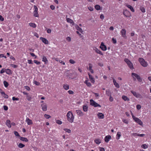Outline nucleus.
I'll list each match as a JSON object with an SVG mask.
<instances>
[{
  "label": "nucleus",
  "mask_w": 151,
  "mask_h": 151,
  "mask_svg": "<svg viewBox=\"0 0 151 151\" xmlns=\"http://www.w3.org/2000/svg\"><path fill=\"white\" fill-rule=\"evenodd\" d=\"M66 116L68 121L72 123L73 122L74 118L71 111H70L68 112Z\"/></svg>",
  "instance_id": "obj_1"
},
{
  "label": "nucleus",
  "mask_w": 151,
  "mask_h": 151,
  "mask_svg": "<svg viewBox=\"0 0 151 151\" xmlns=\"http://www.w3.org/2000/svg\"><path fill=\"white\" fill-rule=\"evenodd\" d=\"M132 76L134 78V80H136V78L139 82H141L142 81L139 76L135 73H132Z\"/></svg>",
  "instance_id": "obj_2"
},
{
  "label": "nucleus",
  "mask_w": 151,
  "mask_h": 151,
  "mask_svg": "<svg viewBox=\"0 0 151 151\" xmlns=\"http://www.w3.org/2000/svg\"><path fill=\"white\" fill-rule=\"evenodd\" d=\"M141 65L144 67H146L148 65L147 63L142 58H139L138 59Z\"/></svg>",
  "instance_id": "obj_3"
},
{
  "label": "nucleus",
  "mask_w": 151,
  "mask_h": 151,
  "mask_svg": "<svg viewBox=\"0 0 151 151\" xmlns=\"http://www.w3.org/2000/svg\"><path fill=\"white\" fill-rule=\"evenodd\" d=\"M124 61L127 63L129 68L131 69H133V66L132 64L128 59L125 58L124 59Z\"/></svg>",
  "instance_id": "obj_4"
},
{
  "label": "nucleus",
  "mask_w": 151,
  "mask_h": 151,
  "mask_svg": "<svg viewBox=\"0 0 151 151\" xmlns=\"http://www.w3.org/2000/svg\"><path fill=\"white\" fill-rule=\"evenodd\" d=\"M90 105L91 106H93L95 107H101V106L96 103L93 99H91L90 100Z\"/></svg>",
  "instance_id": "obj_5"
},
{
  "label": "nucleus",
  "mask_w": 151,
  "mask_h": 151,
  "mask_svg": "<svg viewBox=\"0 0 151 151\" xmlns=\"http://www.w3.org/2000/svg\"><path fill=\"white\" fill-rule=\"evenodd\" d=\"M131 92L133 94V95L136 98H142V96L138 93H137L133 91H131Z\"/></svg>",
  "instance_id": "obj_6"
},
{
  "label": "nucleus",
  "mask_w": 151,
  "mask_h": 151,
  "mask_svg": "<svg viewBox=\"0 0 151 151\" xmlns=\"http://www.w3.org/2000/svg\"><path fill=\"white\" fill-rule=\"evenodd\" d=\"M124 15L127 17H129L131 16L130 12L126 10L123 12Z\"/></svg>",
  "instance_id": "obj_7"
},
{
  "label": "nucleus",
  "mask_w": 151,
  "mask_h": 151,
  "mask_svg": "<svg viewBox=\"0 0 151 151\" xmlns=\"http://www.w3.org/2000/svg\"><path fill=\"white\" fill-rule=\"evenodd\" d=\"M35 10L33 12L34 16L36 17H37L39 16V15L38 13V9L36 6H34Z\"/></svg>",
  "instance_id": "obj_8"
},
{
  "label": "nucleus",
  "mask_w": 151,
  "mask_h": 151,
  "mask_svg": "<svg viewBox=\"0 0 151 151\" xmlns=\"http://www.w3.org/2000/svg\"><path fill=\"white\" fill-rule=\"evenodd\" d=\"M133 120L135 121V122L139 124L141 126L142 125V122L138 118L136 117L135 118H134V119Z\"/></svg>",
  "instance_id": "obj_9"
},
{
  "label": "nucleus",
  "mask_w": 151,
  "mask_h": 151,
  "mask_svg": "<svg viewBox=\"0 0 151 151\" xmlns=\"http://www.w3.org/2000/svg\"><path fill=\"white\" fill-rule=\"evenodd\" d=\"M100 47L103 51H106L107 49V48L106 45H105L103 42H102L101 43Z\"/></svg>",
  "instance_id": "obj_10"
},
{
  "label": "nucleus",
  "mask_w": 151,
  "mask_h": 151,
  "mask_svg": "<svg viewBox=\"0 0 151 151\" xmlns=\"http://www.w3.org/2000/svg\"><path fill=\"white\" fill-rule=\"evenodd\" d=\"M40 39L42 40V42L45 44H48L49 43L48 40L45 38L42 37H40Z\"/></svg>",
  "instance_id": "obj_11"
},
{
  "label": "nucleus",
  "mask_w": 151,
  "mask_h": 151,
  "mask_svg": "<svg viewBox=\"0 0 151 151\" xmlns=\"http://www.w3.org/2000/svg\"><path fill=\"white\" fill-rule=\"evenodd\" d=\"M41 106L43 111H45L47 110V105L45 103H44L41 104Z\"/></svg>",
  "instance_id": "obj_12"
},
{
  "label": "nucleus",
  "mask_w": 151,
  "mask_h": 151,
  "mask_svg": "<svg viewBox=\"0 0 151 151\" xmlns=\"http://www.w3.org/2000/svg\"><path fill=\"white\" fill-rule=\"evenodd\" d=\"M0 93H1L2 96L4 98L7 99L8 98V95L6 94L4 91H2L1 89Z\"/></svg>",
  "instance_id": "obj_13"
},
{
  "label": "nucleus",
  "mask_w": 151,
  "mask_h": 151,
  "mask_svg": "<svg viewBox=\"0 0 151 151\" xmlns=\"http://www.w3.org/2000/svg\"><path fill=\"white\" fill-rule=\"evenodd\" d=\"M111 136L109 135H107L105 137L104 140L107 143L109 142L110 140L111 139Z\"/></svg>",
  "instance_id": "obj_14"
},
{
  "label": "nucleus",
  "mask_w": 151,
  "mask_h": 151,
  "mask_svg": "<svg viewBox=\"0 0 151 151\" xmlns=\"http://www.w3.org/2000/svg\"><path fill=\"white\" fill-rule=\"evenodd\" d=\"M112 80L113 83L115 86L117 88H119L120 87L119 84L116 82V81L114 78H112Z\"/></svg>",
  "instance_id": "obj_15"
},
{
  "label": "nucleus",
  "mask_w": 151,
  "mask_h": 151,
  "mask_svg": "<svg viewBox=\"0 0 151 151\" xmlns=\"http://www.w3.org/2000/svg\"><path fill=\"white\" fill-rule=\"evenodd\" d=\"M25 122L27 123L28 125L32 124V122L31 120L29 119L28 118H27L25 120Z\"/></svg>",
  "instance_id": "obj_16"
},
{
  "label": "nucleus",
  "mask_w": 151,
  "mask_h": 151,
  "mask_svg": "<svg viewBox=\"0 0 151 151\" xmlns=\"http://www.w3.org/2000/svg\"><path fill=\"white\" fill-rule=\"evenodd\" d=\"M121 34L122 36L124 38H126V31L125 29H123L121 31Z\"/></svg>",
  "instance_id": "obj_17"
},
{
  "label": "nucleus",
  "mask_w": 151,
  "mask_h": 151,
  "mask_svg": "<svg viewBox=\"0 0 151 151\" xmlns=\"http://www.w3.org/2000/svg\"><path fill=\"white\" fill-rule=\"evenodd\" d=\"M76 112L77 114L80 116H82L83 115V112L80 110H76Z\"/></svg>",
  "instance_id": "obj_18"
},
{
  "label": "nucleus",
  "mask_w": 151,
  "mask_h": 151,
  "mask_svg": "<svg viewBox=\"0 0 151 151\" xmlns=\"http://www.w3.org/2000/svg\"><path fill=\"white\" fill-rule=\"evenodd\" d=\"M88 75L89 76L90 81H91L92 83H94L95 82L94 78H93L92 76L89 73H88Z\"/></svg>",
  "instance_id": "obj_19"
},
{
  "label": "nucleus",
  "mask_w": 151,
  "mask_h": 151,
  "mask_svg": "<svg viewBox=\"0 0 151 151\" xmlns=\"http://www.w3.org/2000/svg\"><path fill=\"white\" fill-rule=\"evenodd\" d=\"M97 116L100 119H103L104 118V115L101 113H98Z\"/></svg>",
  "instance_id": "obj_20"
},
{
  "label": "nucleus",
  "mask_w": 151,
  "mask_h": 151,
  "mask_svg": "<svg viewBox=\"0 0 151 151\" xmlns=\"http://www.w3.org/2000/svg\"><path fill=\"white\" fill-rule=\"evenodd\" d=\"M89 65V70L90 71L91 73H93L94 71L92 69V65L91 63H89L88 64Z\"/></svg>",
  "instance_id": "obj_21"
},
{
  "label": "nucleus",
  "mask_w": 151,
  "mask_h": 151,
  "mask_svg": "<svg viewBox=\"0 0 151 151\" xmlns=\"http://www.w3.org/2000/svg\"><path fill=\"white\" fill-rule=\"evenodd\" d=\"M10 121L9 120H6V124L7 127L9 128H11V127Z\"/></svg>",
  "instance_id": "obj_22"
},
{
  "label": "nucleus",
  "mask_w": 151,
  "mask_h": 151,
  "mask_svg": "<svg viewBox=\"0 0 151 151\" xmlns=\"http://www.w3.org/2000/svg\"><path fill=\"white\" fill-rule=\"evenodd\" d=\"M94 50L95 51L97 52V53L101 55H103V54L102 52L99 50L98 48H95L94 49Z\"/></svg>",
  "instance_id": "obj_23"
},
{
  "label": "nucleus",
  "mask_w": 151,
  "mask_h": 151,
  "mask_svg": "<svg viewBox=\"0 0 151 151\" xmlns=\"http://www.w3.org/2000/svg\"><path fill=\"white\" fill-rule=\"evenodd\" d=\"M63 88L66 90H67L69 89V86L67 84H64L63 85Z\"/></svg>",
  "instance_id": "obj_24"
},
{
  "label": "nucleus",
  "mask_w": 151,
  "mask_h": 151,
  "mask_svg": "<svg viewBox=\"0 0 151 151\" xmlns=\"http://www.w3.org/2000/svg\"><path fill=\"white\" fill-rule=\"evenodd\" d=\"M84 83L88 87H90L91 85L90 82H89L88 80H86L84 81Z\"/></svg>",
  "instance_id": "obj_25"
},
{
  "label": "nucleus",
  "mask_w": 151,
  "mask_h": 151,
  "mask_svg": "<svg viewBox=\"0 0 151 151\" xmlns=\"http://www.w3.org/2000/svg\"><path fill=\"white\" fill-rule=\"evenodd\" d=\"M126 6L129 8L131 11H132L133 12H134V9L133 8L132 6L129 5H126Z\"/></svg>",
  "instance_id": "obj_26"
},
{
  "label": "nucleus",
  "mask_w": 151,
  "mask_h": 151,
  "mask_svg": "<svg viewBox=\"0 0 151 151\" xmlns=\"http://www.w3.org/2000/svg\"><path fill=\"white\" fill-rule=\"evenodd\" d=\"M5 72L8 75H11L12 74V71L9 69H5Z\"/></svg>",
  "instance_id": "obj_27"
},
{
  "label": "nucleus",
  "mask_w": 151,
  "mask_h": 151,
  "mask_svg": "<svg viewBox=\"0 0 151 151\" xmlns=\"http://www.w3.org/2000/svg\"><path fill=\"white\" fill-rule=\"evenodd\" d=\"M66 20L67 22L73 24L74 23L73 20L69 18H66Z\"/></svg>",
  "instance_id": "obj_28"
},
{
  "label": "nucleus",
  "mask_w": 151,
  "mask_h": 151,
  "mask_svg": "<svg viewBox=\"0 0 151 151\" xmlns=\"http://www.w3.org/2000/svg\"><path fill=\"white\" fill-rule=\"evenodd\" d=\"M42 61L44 62L45 64H47L48 63V60H47L46 57L45 56H43Z\"/></svg>",
  "instance_id": "obj_29"
},
{
  "label": "nucleus",
  "mask_w": 151,
  "mask_h": 151,
  "mask_svg": "<svg viewBox=\"0 0 151 151\" xmlns=\"http://www.w3.org/2000/svg\"><path fill=\"white\" fill-rule=\"evenodd\" d=\"M20 139L23 141H25V142H27L28 141V140L27 138L25 137H20Z\"/></svg>",
  "instance_id": "obj_30"
},
{
  "label": "nucleus",
  "mask_w": 151,
  "mask_h": 151,
  "mask_svg": "<svg viewBox=\"0 0 151 151\" xmlns=\"http://www.w3.org/2000/svg\"><path fill=\"white\" fill-rule=\"evenodd\" d=\"M120 132H118L117 133L116 135V139L118 140L119 139L120 136H121Z\"/></svg>",
  "instance_id": "obj_31"
},
{
  "label": "nucleus",
  "mask_w": 151,
  "mask_h": 151,
  "mask_svg": "<svg viewBox=\"0 0 151 151\" xmlns=\"http://www.w3.org/2000/svg\"><path fill=\"white\" fill-rule=\"evenodd\" d=\"M94 142L96 144H99L101 142V140L99 139H96L94 140Z\"/></svg>",
  "instance_id": "obj_32"
},
{
  "label": "nucleus",
  "mask_w": 151,
  "mask_h": 151,
  "mask_svg": "<svg viewBox=\"0 0 151 151\" xmlns=\"http://www.w3.org/2000/svg\"><path fill=\"white\" fill-rule=\"evenodd\" d=\"M122 98L125 101H129V99L127 96H123L122 97Z\"/></svg>",
  "instance_id": "obj_33"
},
{
  "label": "nucleus",
  "mask_w": 151,
  "mask_h": 151,
  "mask_svg": "<svg viewBox=\"0 0 151 151\" xmlns=\"http://www.w3.org/2000/svg\"><path fill=\"white\" fill-rule=\"evenodd\" d=\"M106 94L108 96H111V93L109 90H106Z\"/></svg>",
  "instance_id": "obj_34"
},
{
  "label": "nucleus",
  "mask_w": 151,
  "mask_h": 151,
  "mask_svg": "<svg viewBox=\"0 0 151 151\" xmlns=\"http://www.w3.org/2000/svg\"><path fill=\"white\" fill-rule=\"evenodd\" d=\"M29 25L30 26L33 28H35L36 26V24L34 23H29Z\"/></svg>",
  "instance_id": "obj_35"
},
{
  "label": "nucleus",
  "mask_w": 151,
  "mask_h": 151,
  "mask_svg": "<svg viewBox=\"0 0 151 151\" xmlns=\"http://www.w3.org/2000/svg\"><path fill=\"white\" fill-rule=\"evenodd\" d=\"M88 106L86 105H84L83 106V110L85 112H86L88 111Z\"/></svg>",
  "instance_id": "obj_36"
},
{
  "label": "nucleus",
  "mask_w": 151,
  "mask_h": 151,
  "mask_svg": "<svg viewBox=\"0 0 151 151\" xmlns=\"http://www.w3.org/2000/svg\"><path fill=\"white\" fill-rule=\"evenodd\" d=\"M18 146L20 148H22L25 146V145L22 143H20L18 145Z\"/></svg>",
  "instance_id": "obj_37"
},
{
  "label": "nucleus",
  "mask_w": 151,
  "mask_h": 151,
  "mask_svg": "<svg viewBox=\"0 0 151 151\" xmlns=\"http://www.w3.org/2000/svg\"><path fill=\"white\" fill-rule=\"evenodd\" d=\"M76 28L79 31L81 32L82 33L83 32V31H82L81 28L80 27L78 26H77L76 27Z\"/></svg>",
  "instance_id": "obj_38"
},
{
  "label": "nucleus",
  "mask_w": 151,
  "mask_h": 151,
  "mask_svg": "<svg viewBox=\"0 0 151 151\" xmlns=\"http://www.w3.org/2000/svg\"><path fill=\"white\" fill-rule=\"evenodd\" d=\"M140 10L141 12L143 13H145V9L144 7L141 6L140 7Z\"/></svg>",
  "instance_id": "obj_39"
},
{
  "label": "nucleus",
  "mask_w": 151,
  "mask_h": 151,
  "mask_svg": "<svg viewBox=\"0 0 151 151\" xmlns=\"http://www.w3.org/2000/svg\"><path fill=\"white\" fill-rule=\"evenodd\" d=\"M3 83L4 86L5 87H7L8 86L9 84L7 81H4Z\"/></svg>",
  "instance_id": "obj_40"
},
{
  "label": "nucleus",
  "mask_w": 151,
  "mask_h": 151,
  "mask_svg": "<svg viewBox=\"0 0 151 151\" xmlns=\"http://www.w3.org/2000/svg\"><path fill=\"white\" fill-rule=\"evenodd\" d=\"M95 8L97 10H99L100 9V6L98 5H96L95 6Z\"/></svg>",
  "instance_id": "obj_41"
},
{
  "label": "nucleus",
  "mask_w": 151,
  "mask_h": 151,
  "mask_svg": "<svg viewBox=\"0 0 151 151\" xmlns=\"http://www.w3.org/2000/svg\"><path fill=\"white\" fill-rule=\"evenodd\" d=\"M141 147L142 148H143V149H146L147 148L148 145L146 144H143L141 146Z\"/></svg>",
  "instance_id": "obj_42"
},
{
  "label": "nucleus",
  "mask_w": 151,
  "mask_h": 151,
  "mask_svg": "<svg viewBox=\"0 0 151 151\" xmlns=\"http://www.w3.org/2000/svg\"><path fill=\"white\" fill-rule=\"evenodd\" d=\"M64 130L65 132H67L68 133H70L71 132V130L70 129L65 128L64 129Z\"/></svg>",
  "instance_id": "obj_43"
},
{
  "label": "nucleus",
  "mask_w": 151,
  "mask_h": 151,
  "mask_svg": "<svg viewBox=\"0 0 151 151\" xmlns=\"http://www.w3.org/2000/svg\"><path fill=\"white\" fill-rule=\"evenodd\" d=\"M14 133L16 136L19 137H20V135L17 132L14 131Z\"/></svg>",
  "instance_id": "obj_44"
},
{
  "label": "nucleus",
  "mask_w": 151,
  "mask_h": 151,
  "mask_svg": "<svg viewBox=\"0 0 151 151\" xmlns=\"http://www.w3.org/2000/svg\"><path fill=\"white\" fill-rule=\"evenodd\" d=\"M44 116L47 119H49L51 117V116L50 115L47 114H45Z\"/></svg>",
  "instance_id": "obj_45"
},
{
  "label": "nucleus",
  "mask_w": 151,
  "mask_h": 151,
  "mask_svg": "<svg viewBox=\"0 0 151 151\" xmlns=\"http://www.w3.org/2000/svg\"><path fill=\"white\" fill-rule=\"evenodd\" d=\"M56 123L59 124H62V122L61 121L59 120H57L56 121Z\"/></svg>",
  "instance_id": "obj_46"
},
{
  "label": "nucleus",
  "mask_w": 151,
  "mask_h": 151,
  "mask_svg": "<svg viewBox=\"0 0 151 151\" xmlns=\"http://www.w3.org/2000/svg\"><path fill=\"white\" fill-rule=\"evenodd\" d=\"M69 62L70 63L72 64H73L75 63V61L73 59L70 60Z\"/></svg>",
  "instance_id": "obj_47"
},
{
  "label": "nucleus",
  "mask_w": 151,
  "mask_h": 151,
  "mask_svg": "<svg viewBox=\"0 0 151 151\" xmlns=\"http://www.w3.org/2000/svg\"><path fill=\"white\" fill-rule=\"evenodd\" d=\"M33 83L37 86H39L40 84V83L39 82L36 81H33Z\"/></svg>",
  "instance_id": "obj_48"
},
{
  "label": "nucleus",
  "mask_w": 151,
  "mask_h": 151,
  "mask_svg": "<svg viewBox=\"0 0 151 151\" xmlns=\"http://www.w3.org/2000/svg\"><path fill=\"white\" fill-rule=\"evenodd\" d=\"M12 99L13 101H18L19 100V99L18 98H15V97H13Z\"/></svg>",
  "instance_id": "obj_49"
},
{
  "label": "nucleus",
  "mask_w": 151,
  "mask_h": 151,
  "mask_svg": "<svg viewBox=\"0 0 151 151\" xmlns=\"http://www.w3.org/2000/svg\"><path fill=\"white\" fill-rule=\"evenodd\" d=\"M27 99L28 101H30L32 99V98H31V96L29 95H28L27 96Z\"/></svg>",
  "instance_id": "obj_50"
},
{
  "label": "nucleus",
  "mask_w": 151,
  "mask_h": 151,
  "mask_svg": "<svg viewBox=\"0 0 151 151\" xmlns=\"http://www.w3.org/2000/svg\"><path fill=\"white\" fill-rule=\"evenodd\" d=\"M122 121L126 124H128V121L126 119H123L122 120Z\"/></svg>",
  "instance_id": "obj_51"
},
{
  "label": "nucleus",
  "mask_w": 151,
  "mask_h": 151,
  "mask_svg": "<svg viewBox=\"0 0 151 151\" xmlns=\"http://www.w3.org/2000/svg\"><path fill=\"white\" fill-rule=\"evenodd\" d=\"M132 135L134 136V137H136V136H138V134H137V133H133L132 134Z\"/></svg>",
  "instance_id": "obj_52"
},
{
  "label": "nucleus",
  "mask_w": 151,
  "mask_h": 151,
  "mask_svg": "<svg viewBox=\"0 0 151 151\" xmlns=\"http://www.w3.org/2000/svg\"><path fill=\"white\" fill-rule=\"evenodd\" d=\"M112 41L115 44L116 43V39H114V38H112Z\"/></svg>",
  "instance_id": "obj_53"
},
{
  "label": "nucleus",
  "mask_w": 151,
  "mask_h": 151,
  "mask_svg": "<svg viewBox=\"0 0 151 151\" xmlns=\"http://www.w3.org/2000/svg\"><path fill=\"white\" fill-rule=\"evenodd\" d=\"M34 62L37 65H39L40 63V62L39 61H38L36 60H34Z\"/></svg>",
  "instance_id": "obj_54"
},
{
  "label": "nucleus",
  "mask_w": 151,
  "mask_h": 151,
  "mask_svg": "<svg viewBox=\"0 0 151 151\" xmlns=\"http://www.w3.org/2000/svg\"><path fill=\"white\" fill-rule=\"evenodd\" d=\"M68 93L69 94H73L74 93V92L72 90H69L68 91Z\"/></svg>",
  "instance_id": "obj_55"
},
{
  "label": "nucleus",
  "mask_w": 151,
  "mask_h": 151,
  "mask_svg": "<svg viewBox=\"0 0 151 151\" xmlns=\"http://www.w3.org/2000/svg\"><path fill=\"white\" fill-rule=\"evenodd\" d=\"M136 107L137 109L139 110L141 109V106L140 105L138 104L137 105Z\"/></svg>",
  "instance_id": "obj_56"
},
{
  "label": "nucleus",
  "mask_w": 151,
  "mask_h": 151,
  "mask_svg": "<svg viewBox=\"0 0 151 151\" xmlns=\"http://www.w3.org/2000/svg\"><path fill=\"white\" fill-rule=\"evenodd\" d=\"M5 72V69H2L0 71V73L1 74H2Z\"/></svg>",
  "instance_id": "obj_57"
},
{
  "label": "nucleus",
  "mask_w": 151,
  "mask_h": 151,
  "mask_svg": "<svg viewBox=\"0 0 151 151\" xmlns=\"http://www.w3.org/2000/svg\"><path fill=\"white\" fill-rule=\"evenodd\" d=\"M59 62L60 63L62 64L63 65H65V62L61 60H59Z\"/></svg>",
  "instance_id": "obj_58"
},
{
  "label": "nucleus",
  "mask_w": 151,
  "mask_h": 151,
  "mask_svg": "<svg viewBox=\"0 0 151 151\" xmlns=\"http://www.w3.org/2000/svg\"><path fill=\"white\" fill-rule=\"evenodd\" d=\"M104 16L103 14H101L100 16V18L102 20L104 19Z\"/></svg>",
  "instance_id": "obj_59"
},
{
  "label": "nucleus",
  "mask_w": 151,
  "mask_h": 151,
  "mask_svg": "<svg viewBox=\"0 0 151 151\" xmlns=\"http://www.w3.org/2000/svg\"><path fill=\"white\" fill-rule=\"evenodd\" d=\"M10 65L13 67V68H17V66L16 65H14V64H11Z\"/></svg>",
  "instance_id": "obj_60"
},
{
  "label": "nucleus",
  "mask_w": 151,
  "mask_h": 151,
  "mask_svg": "<svg viewBox=\"0 0 151 151\" xmlns=\"http://www.w3.org/2000/svg\"><path fill=\"white\" fill-rule=\"evenodd\" d=\"M4 20V18L1 15H0V20L1 21H3Z\"/></svg>",
  "instance_id": "obj_61"
},
{
  "label": "nucleus",
  "mask_w": 151,
  "mask_h": 151,
  "mask_svg": "<svg viewBox=\"0 0 151 151\" xmlns=\"http://www.w3.org/2000/svg\"><path fill=\"white\" fill-rule=\"evenodd\" d=\"M28 63L29 64H32V60H27Z\"/></svg>",
  "instance_id": "obj_62"
},
{
  "label": "nucleus",
  "mask_w": 151,
  "mask_h": 151,
  "mask_svg": "<svg viewBox=\"0 0 151 151\" xmlns=\"http://www.w3.org/2000/svg\"><path fill=\"white\" fill-rule=\"evenodd\" d=\"M66 40L68 42H70L71 41V38L70 37H68L66 38Z\"/></svg>",
  "instance_id": "obj_63"
},
{
  "label": "nucleus",
  "mask_w": 151,
  "mask_h": 151,
  "mask_svg": "<svg viewBox=\"0 0 151 151\" xmlns=\"http://www.w3.org/2000/svg\"><path fill=\"white\" fill-rule=\"evenodd\" d=\"M99 148L100 151H105V149L103 147H100Z\"/></svg>",
  "instance_id": "obj_64"
}]
</instances>
